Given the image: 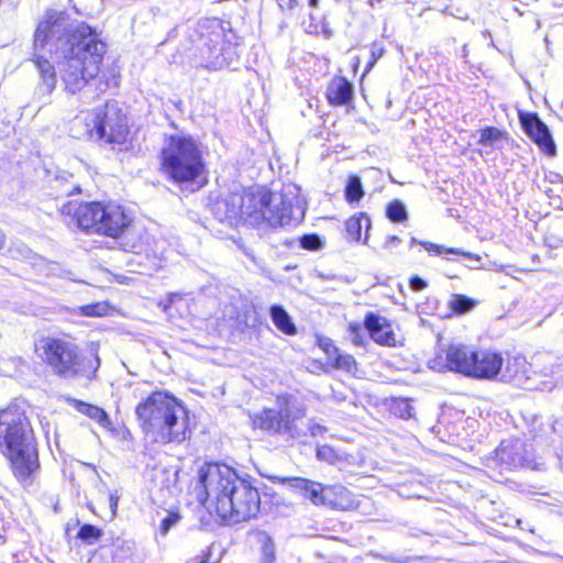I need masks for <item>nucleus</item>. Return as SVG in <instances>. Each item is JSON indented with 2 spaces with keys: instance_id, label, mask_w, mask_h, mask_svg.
<instances>
[{
  "instance_id": "11",
  "label": "nucleus",
  "mask_w": 563,
  "mask_h": 563,
  "mask_svg": "<svg viewBox=\"0 0 563 563\" xmlns=\"http://www.w3.org/2000/svg\"><path fill=\"white\" fill-rule=\"evenodd\" d=\"M490 465L500 466L503 470L517 467H533V459L528 445L520 439L504 440L495 451Z\"/></svg>"
},
{
  "instance_id": "34",
  "label": "nucleus",
  "mask_w": 563,
  "mask_h": 563,
  "mask_svg": "<svg viewBox=\"0 0 563 563\" xmlns=\"http://www.w3.org/2000/svg\"><path fill=\"white\" fill-rule=\"evenodd\" d=\"M181 519L178 512H168L167 516L162 520L159 526V533L166 536L172 528L177 526Z\"/></svg>"
},
{
  "instance_id": "24",
  "label": "nucleus",
  "mask_w": 563,
  "mask_h": 563,
  "mask_svg": "<svg viewBox=\"0 0 563 563\" xmlns=\"http://www.w3.org/2000/svg\"><path fill=\"white\" fill-rule=\"evenodd\" d=\"M420 244L430 253H434L437 255H448V254L461 255L472 262L470 267H472V268L479 267L481 256L477 254H473L471 252H464L460 249L445 247L443 245L434 244V243H430V242H420Z\"/></svg>"
},
{
  "instance_id": "2",
  "label": "nucleus",
  "mask_w": 563,
  "mask_h": 563,
  "mask_svg": "<svg viewBox=\"0 0 563 563\" xmlns=\"http://www.w3.org/2000/svg\"><path fill=\"white\" fill-rule=\"evenodd\" d=\"M213 213L219 221L231 225L243 220L251 225L267 224L271 228L299 222L303 217L297 197L265 188L230 194L214 202Z\"/></svg>"
},
{
  "instance_id": "37",
  "label": "nucleus",
  "mask_w": 563,
  "mask_h": 563,
  "mask_svg": "<svg viewBox=\"0 0 563 563\" xmlns=\"http://www.w3.org/2000/svg\"><path fill=\"white\" fill-rule=\"evenodd\" d=\"M317 457L320 461L333 464L338 460V454L333 448L329 445H322L317 449Z\"/></svg>"
},
{
  "instance_id": "8",
  "label": "nucleus",
  "mask_w": 563,
  "mask_h": 563,
  "mask_svg": "<svg viewBox=\"0 0 563 563\" xmlns=\"http://www.w3.org/2000/svg\"><path fill=\"white\" fill-rule=\"evenodd\" d=\"M163 172L176 183H191L205 173L201 150L191 136H167L161 151Z\"/></svg>"
},
{
  "instance_id": "21",
  "label": "nucleus",
  "mask_w": 563,
  "mask_h": 563,
  "mask_svg": "<svg viewBox=\"0 0 563 563\" xmlns=\"http://www.w3.org/2000/svg\"><path fill=\"white\" fill-rule=\"evenodd\" d=\"M210 42L212 44L208 45V60L210 63V66L213 68H221L229 65L228 56L225 53V44L221 38L220 33L213 34V37L210 38Z\"/></svg>"
},
{
  "instance_id": "41",
  "label": "nucleus",
  "mask_w": 563,
  "mask_h": 563,
  "mask_svg": "<svg viewBox=\"0 0 563 563\" xmlns=\"http://www.w3.org/2000/svg\"><path fill=\"white\" fill-rule=\"evenodd\" d=\"M188 563H217V561H211V548H208Z\"/></svg>"
},
{
  "instance_id": "12",
  "label": "nucleus",
  "mask_w": 563,
  "mask_h": 563,
  "mask_svg": "<svg viewBox=\"0 0 563 563\" xmlns=\"http://www.w3.org/2000/svg\"><path fill=\"white\" fill-rule=\"evenodd\" d=\"M102 206L100 202L77 203L70 201L65 203L60 211L63 214H74L80 229L99 233Z\"/></svg>"
},
{
  "instance_id": "16",
  "label": "nucleus",
  "mask_w": 563,
  "mask_h": 563,
  "mask_svg": "<svg viewBox=\"0 0 563 563\" xmlns=\"http://www.w3.org/2000/svg\"><path fill=\"white\" fill-rule=\"evenodd\" d=\"M475 350L464 344H451L445 352V367L449 371L471 376Z\"/></svg>"
},
{
  "instance_id": "3",
  "label": "nucleus",
  "mask_w": 563,
  "mask_h": 563,
  "mask_svg": "<svg viewBox=\"0 0 563 563\" xmlns=\"http://www.w3.org/2000/svg\"><path fill=\"white\" fill-rule=\"evenodd\" d=\"M199 482L206 493L208 507L230 523L246 521L260 510V494L227 465L207 464L200 468Z\"/></svg>"
},
{
  "instance_id": "27",
  "label": "nucleus",
  "mask_w": 563,
  "mask_h": 563,
  "mask_svg": "<svg viewBox=\"0 0 563 563\" xmlns=\"http://www.w3.org/2000/svg\"><path fill=\"white\" fill-rule=\"evenodd\" d=\"M386 216L391 222L398 223L408 219L406 206L399 200H394L388 203L386 208Z\"/></svg>"
},
{
  "instance_id": "14",
  "label": "nucleus",
  "mask_w": 563,
  "mask_h": 563,
  "mask_svg": "<svg viewBox=\"0 0 563 563\" xmlns=\"http://www.w3.org/2000/svg\"><path fill=\"white\" fill-rule=\"evenodd\" d=\"M521 122L526 133L533 142L549 156L556 154V146L551 136L548 126L538 118L537 114H527L521 118Z\"/></svg>"
},
{
  "instance_id": "35",
  "label": "nucleus",
  "mask_w": 563,
  "mask_h": 563,
  "mask_svg": "<svg viewBox=\"0 0 563 563\" xmlns=\"http://www.w3.org/2000/svg\"><path fill=\"white\" fill-rule=\"evenodd\" d=\"M81 312L88 317H101L107 313L108 307L104 303L98 302L92 305L82 306Z\"/></svg>"
},
{
  "instance_id": "18",
  "label": "nucleus",
  "mask_w": 563,
  "mask_h": 563,
  "mask_svg": "<svg viewBox=\"0 0 563 563\" xmlns=\"http://www.w3.org/2000/svg\"><path fill=\"white\" fill-rule=\"evenodd\" d=\"M284 481L288 482L290 487L298 489L312 504L327 506V486L302 477L285 478Z\"/></svg>"
},
{
  "instance_id": "29",
  "label": "nucleus",
  "mask_w": 563,
  "mask_h": 563,
  "mask_svg": "<svg viewBox=\"0 0 563 563\" xmlns=\"http://www.w3.org/2000/svg\"><path fill=\"white\" fill-rule=\"evenodd\" d=\"M450 308L456 313H465L475 307V301L464 295H453L450 302Z\"/></svg>"
},
{
  "instance_id": "25",
  "label": "nucleus",
  "mask_w": 563,
  "mask_h": 563,
  "mask_svg": "<svg viewBox=\"0 0 563 563\" xmlns=\"http://www.w3.org/2000/svg\"><path fill=\"white\" fill-rule=\"evenodd\" d=\"M344 195L346 201L351 205L358 202L363 198L364 190L362 187L361 178L358 176H349Z\"/></svg>"
},
{
  "instance_id": "44",
  "label": "nucleus",
  "mask_w": 563,
  "mask_h": 563,
  "mask_svg": "<svg viewBox=\"0 0 563 563\" xmlns=\"http://www.w3.org/2000/svg\"><path fill=\"white\" fill-rule=\"evenodd\" d=\"M401 243V240L397 235L387 236L384 247L388 251H391L394 247H397Z\"/></svg>"
},
{
  "instance_id": "33",
  "label": "nucleus",
  "mask_w": 563,
  "mask_h": 563,
  "mask_svg": "<svg viewBox=\"0 0 563 563\" xmlns=\"http://www.w3.org/2000/svg\"><path fill=\"white\" fill-rule=\"evenodd\" d=\"M503 133L497 128H486L481 131L478 143L484 146H492L501 137Z\"/></svg>"
},
{
  "instance_id": "4",
  "label": "nucleus",
  "mask_w": 563,
  "mask_h": 563,
  "mask_svg": "<svg viewBox=\"0 0 563 563\" xmlns=\"http://www.w3.org/2000/svg\"><path fill=\"white\" fill-rule=\"evenodd\" d=\"M0 450L21 483H26L40 466L32 427L18 405L0 410Z\"/></svg>"
},
{
  "instance_id": "15",
  "label": "nucleus",
  "mask_w": 563,
  "mask_h": 563,
  "mask_svg": "<svg viewBox=\"0 0 563 563\" xmlns=\"http://www.w3.org/2000/svg\"><path fill=\"white\" fill-rule=\"evenodd\" d=\"M100 221L99 233L117 238L130 224L131 219L121 206L108 203L102 206Z\"/></svg>"
},
{
  "instance_id": "9",
  "label": "nucleus",
  "mask_w": 563,
  "mask_h": 563,
  "mask_svg": "<svg viewBox=\"0 0 563 563\" xmlns=\"http://www.w3.org/2000/svg\"><path fill=\"white\" fill-rule=\"evenodd\" d=\"M82 123L84 135L113 146L123 144L129 133L126 117L113 102L87 112Z\"/></svg>"
},
{
  "instance_id": "36",
  "label": "nucleus",
  "mask_w": 563,
  "mask_h": 563,
  "mask_svg": "<svg viewBox=\"0 0 563 563\" xmlns=\"http://www.w3.org/2000/svg\"><path fill=\"white\" fill-rule=\"evenodd\" d=\"M335 367L351 372L355 368L356 362L350 354H339L335 357Z\"/></svg>"
},
{
  "instance_id": "22",
  "label": "nucleus",
  "mask_w": 563,
  "mask_h": 563,
  "mask_svg": "<svg viewBox=\"0 0 563 563\" xmlns=\"http://www.w3.org/2000/svg\"><path fill=\"white\" fill-rule=\"evenodd\" d=\"M363 228H365L364 243H366L368 239V230L371 229L369 218L365 213H356L352 216L345 223L347 238L353 241H360Z\"/></svg>"
},
{
  "instance_id": "43",
  "label": "nucleus",
  "mask_w": 563,
  "mask_h": 563,
  "mask_svg": "<svg viewBox=\"0 0 563 563\" xmlns=\"http://www.w3.org/2000/svg\"><path fill=\"white\" fill-rule=\"evenodd\" d=\"M410 287L415 290V291H420L422 289H424L427 287V283L418 277V276H413L411 279H410Z\"/></svg>"
},
{
  "instance_id": "40",
  "label": "nucleus",
  "mask_w": 563,
  "mask_h": 563,
  "mask_svg": "<svg viewBox=\"0 0 563 563\" xmlns=\"http://www.w3.org/2000/svg\"><path fill=\"white\" fill-rule=\"evenodd\" d=\"M262 552H263V563H273L274 562L275 552H274V547H273L271 540H267L263 544Z\"/></svg>"
},
{
  "instance_id": "49",
  "label": "nucleus",
  "mask_w": 563,
  "mask_h": 563,
  "mask_svg": "<svg viewBox=\"0 0 563 563\" xmlns=\"http://www.w3.org/2000/svg\"><path fill=\"white\" fill-rule=\"evenodd\" d=\"M411 243H417V240L415 238H412Z\"/></svg>"
},
{
  "instance_id": "5",
  "label": "nucleus",
  "mask_w": 563,
  "mask_h": 563,
  "mask_svg": "<svg viewBox=\"0 0 563 563\" xmlns=\"http://www.w3.org/2000/svg\"><path fill=\"white\" fill-rule=\"evenodd\" d=\"M145 438L154 443H180L188 433V412L172 395L152 393L135 409Z\"/></svg>"
},
{
  "instance_id": "20",
  "label": "nucleus",
  "mask_w": 563,
  "mask_h": 563,
  "mask_svg": "<svg viewBox=\"0 0 563 563\" xmlns=\"http://www.w3.org/2000/svg\"><path fill=\"white\" fill-rule=\"evenodd\" d=\"M353 97V86L343 77L331 80L327 90V98L331 104H346Z\"/></svg>"
},
{
  "instance_id": "30",
  "label": "nucleus",
  "mask_w": 563,
  "mask_h": 563,
  "mask_svg": "<svg viewBox=\"0 0 563 563\" xmlns=\"http://www.w3.org/2000/svg\"><path fill=\"white\" fill-rule=\"evenodd\" d=\"M101 530L97 527L92 525H84L79 529L77 537L87 544H92L101 537Z\"/></svg>"
},
{
  "instance_id": "39",
  "label": "nucleus",
  "mask_w": 563,
  "mask_h": 563,
  "mask_svg": "<svg viewBox=\"0 0 563 563\" xmlns=\"http://www.w3.org/2000/svg\"><path fill=\"white\" fill-rule=\"evenodd\" d=\"M385 49L382 45H378V44H373L372 46V49H371V60L368 62L367 66H366V70L368 71L375 64L376 62L383 56Z\"/></svg>"
},
{
  "instance_id": "32",
  "label": "nucleus",
  "mask_w": 563,
  "mask_h": 563,
  "mask_svg": "<svg viewBox=\"0 0 563 563\" xmlns=\"http://www.w3.org/2000/svg\"><path fill=\"white\" fill-rule=\"evenodd\" d=\"M391 411L400 418L412 417L413 407L407 399H396L393 401Z\"/></svg>"
},
{
  "instance_id": "19",
  "label": "nucleus",
  "mask_w": 563,
  "mask_h": 563,
  "mask_svg": "<svg viewBox=\"0 0 563 563\" xmlns=\"http://www.w3.org/2000/svg\"><path fill=\"white\" fill-rule=\"evenodd\" d=\"M327 506L338 510H352L358 507L353 493L342 485H329L325 490Z\"/></svg>"
},
{
  "instance_id": "47",
  "label": "nucleus",
  "mask_w": 563,
  "mask_h": 563,
  "mask_svg": "<svg viewBox=\"0 0 563 563\" xmlns=\"http://www.w3.org/2000/svg\"><path fill=\"white\" fill-rule=\"evenodd\" d=\"M308 1H309V5L313 7V8H316L319 3V0H308Z\"/></svg>"
},
{
  "instance_id": "48",
  "label": "nucleus",
  "mask_w": 563,
  "mask_h": 563,
  "mask_svg": "<svg viewBox=\"0 0 563 563\" xmlns=\"http://www.w3.org/2000/svg\"><path fill=\"white\" fill-rule=\"evenodd\" d=\"M463 54H466V45L463 46Z\"/></svg>"
},
{
  "instance_id": "6",
  "label": "nucleus",
  "mask_w": 563,
  "mask_h": 563,
  "mask_svg": "<svg viewBox=\"0 0 563 563\" xmlns=\"http://www.w3.org/2000/svg\"><path fill=\"white\" fill-rule=\"evenodd\" d=\"M307 407L292 395L276 398L273 407L250 416L254 428L288 440H301L308 432L311 437L322 435L327 428L310 419L303 423Z\"/></svg>"
},
{
  "instance_id": "28",
  "label": "nucleus",
  "mask_w": 563,
  "mask_h": 563,
  "mask_svg": "<svg viewBox=\"0 0 563 563\" xmlns=\"http://www.w3.org/2000/svg\"><path fill=\"white\" fill-rule=\"evenodd\" d=\"M80 411L89 418L96 420L101 427L106 428L111 423L107 412L97 406L85 404L81 406Z\"/></svg>"
},
{
  "instance_id": "46",
  "label": "nucleus",
  "mask_w": 563,
  "mask_h": 563,
  "mask_svg": "<svg viewBox=\"0 0 563 563\" xmlns=\"http://www.w3.org/2000/svg\"><path fill=\"white\" fill-rule=\"evenodd\" d=\"M5 243V236L3 234V232L0 230V250L3 247Z\"/></svg>"
},
{
  "instance_id": "38",
  "label": "nucleus",
  "mask_w": 563,
  "mask_h": 563,
  "mask_svg": "<svg viewBox=\"0 0 563 563\" xmlns=\"http://www.w3.org/2000/svg\"><path fill=\"white\" fill-rule=\"evenodd\" d=\"M300 244L306 250L316 251V250L320 249L321 241L318 235L310 234V235H303L300 240Z\"/></svg>"
},
{
  "instance_id": "42",
  "label": "nucleus",
  "mask_w": 563,
  "mask_h": 563,
  "mask_svg": "<svg viewBox=\"0 0 563 563\" xmlns=\"http://www.w3.org/2000/svg\"><path fill=\"white\" fill-rule=\"evenodd\" d=\"M279 9L284 12L291 11L297 5V0H276Z\"/></svg>"
},
{
  "instance_id": "7",
  "label": "nucleus",
  "mask_w": 563,
  "mask_h": 563,
  "mask_svg": "<svg viewBox=\"0 0 563 563\" xmlns=\"http://www.w3.org/2000/svg\"><path fill=\"white\" fill-rule=\"evenodd\" d=\"M42 360L53 373L66 379L84 377L91 379L100 366L98 344L91 343L89 354H80L79 347L67 340L48 338L42 346Z\"/></svg>"
},
{
  "instance_id": "45",
  "label": "nucleus",
  "mask_w": 563,
  "mask_h": 563,
  "mask_svg": "<svg viewBox=\"0 0 563 563\" xmlns=\"http://www.w3.org/2000/svg\"><path fill=\"white\" fill-rule=\"evenodd\" d=\"M119 495L117 492L110 493L109 495V505L112 511V515H115L118 508Z\"/></svg>"
},
{
  "instance_id": "10",
  "label": "nucleus",
  "mask_w": 563,
  "mask_h": 563,
  "mask_svg": "<svg viewBox=\"0 0 563 563\" xmlns=\"http://www.w3.org/2000/svg\"><path fill=\"white\" fill-rule=\"evenodd\" d=\"M532 364L521 355H515L507 358L501 368L499 379L531 390H551L554 387L552 380L545 378L554 374L553 365L543 366L540 369H533Z\"/></svg>"
},
{
  "instance_id": "31",
  "label": "nucleus",
  "mask_w": 563,
  "mask_h": 563,
  "mask_svg": "<svg viewBox=\"0 0 563 563\" xmlns=\"http://www.w3.org/2000/svg\"><path fill=\"white\" fill-rule=\"evenodd\" d=\"M349 338L354 345L364 346L365 344V327L360 323L351 322L347 327Z\"/></svg>"
},
{
  "instance_id": "13",
  "label": "nucleus",
  "mask_w": 563,
  "mask_h": 563,
  "mask_svg": "<svg viewBox=\"0 0 563 563\" xmlns=\"http://www.w3.org/2000/svg\"><path fill=\"white\" fill-rule=\"evenodd\" d=\"M504 366V358L500 353L489 350L475 351L471 371L472 378L495 379Z\"/></svg>"
},
{
  "instance_id": "17",
  "label": "nucleus",
  "mask_w": 563,
  "mask_h": 563,
  "mask_svg": "<svg viewBox=\"0 0 563 563\" xmlns=\"http://www.w3.org/2000/svg\"><path fill=\"white\" fill-rule=\"evenodd\" d=\"M364 325L371 339L380 345H395V333L386 318L374 312H368L364 319Z\"/></svg>"
},
{
  "instance_id": "23",
  "label": "nucleus",
  "mask_w": 563,
  "mask_h": 563,
  "mask_svg": "<svg viewBox=\"0 0 563 563\" xmlns=\"http://www.w3.org/2000/svg\"><path fill=\"white\" fill-rule=\"evenodd\" d=\"M269 316L275 327L287 335H294L297 332L288 312L279 305H273L269 308Z\"/></svg>"
},
{
  "instance_id": "1",
  "label": "nucleus",
  "mask_w": 563,
  "mask_h": 563,
  "mask_svg": "<svg viewBox=\"0 0 563 563\" xmlns=\"http://www.w3.org/2000/svg\"><path fill=\"white\" fill-rule=\"evenodd\" d=\"M106 44L84 22H70L64 12L49 10L34 34L33 62L38 73L34 99L45 103L54 91L59 64L60 78L70 93L81 90L99 73Z\"/></svg>"
},
{
  "instance_id": "26",
  "label": "nucleus",
  "mask_w": 563,
  "mask_h": 563,
  "mask_svg": "<svg viewBox=\"0 0 563 563\" xmlns=\"http://www.w3.org/2000/svg\"><path fill=\"white\" fill-rule=\"evenodd\" d=\"M70 178H73V175L68 173L63 176H56L53 188L58 191L59 196H70L80 191L76 184L69 181Z\"/></svg>"
}]
</instances>
